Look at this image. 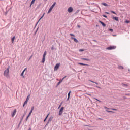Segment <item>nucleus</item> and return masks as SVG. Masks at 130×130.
Wrapping results in <instances>:
<instances>
[{"instance_id": "f257e3e1", "label": "nucleus", "mask_w": 130, "mask_h": 130, "mask_svg": "<svg viewBox=\"0 0 130 130\" xmlns=\"http://www.w3.org/2000/svg\"><path fill=\"white\" fill-rule=\"evenodd\" d=\"M4 76L7 79H10V66H8L7 69L4 71Z\"/></svg>"}, {"instance_id": "f03ea898", "label": "nucleus", "mask_w": 130, "mask_h": 130, "mask_svg": "<svg viewBox=\"0 0 130 130\" xmlns=\"http://www.w3.org/2000/svg\"><path fill=\"white\" fill-rule=\"evenodd\" d=\"M63 110H64V107H62L61 108V109H60L59 111V115H62V113L63 112Z\"/></svg>"}, {"instance_id": "7ed1b4c3", "label": "nucleus", "mask_w": 130, "mask_h": 130, "mask_svg": "<svg viewBox=\"0 0 130 130\" xmlns=\"http://www.w3.org/2000/svg\"><path fill=\"white\" fill-rule=\"evenodd\" d=\"M47 52L46 51H45L43 54V59L42 60V62L44 63V62L45 61V56H46Z\"/></svg>"}, {"instance_id": "20e7f679", "label": "nucleus", "mask_w": 130, "mask_h": 130, "mask_svg": "<svg viewBox=\"0 0 130 130\" xmlns=\"http://www.w3.org/2000/svg\"><path fill=\"white\" fill-rule=\"evenodd\" d=\"M59 66H60V63L56 64L54 68V71H57L59 68Z\"/></svg>"}, {"instance_id": "39448f33", "label": "nucleus", "mask_w": 130, "mask_h": 130, "mask_svg": "<svg viewBox=\"0 0 130 130\" xmlns=\"http://www.w3.org/2000/svg\"><path fill=\"white\" fill-rule=\"evenodd\" d=\"M115 48H116V46H112L106 48V49H115Z\"/></svg>"}, {"instance_id": "423d86ee", "label": "nucleus", "mask_w": 130, "mask_h": 130, "mask_svg": "<svg viewBox=\"0 0 130 130\" xmlns=\"http://www.w3.org/2000/svg\"><path fill=\"white\" fill-rule=\"evenodd\" d=\"M73 11H74V9H73L72 7H69L68 9V13H72Z\"/></svg>"}, {"instance_id": "0eeeda50", "label": "nucleus", "mask_w": 130, "mask_h": 130, "mask_svg": "<svg viewBox=\"0 0 130 130\" xmlns=\"http://www.w3.org/2000/svg\"><path fill=\"white\" fill-rule=\"evenodd\" d=\"M25 71H27V68H25L22 73L21 74V77H23V78H25V76H24V73H25Z\"/></svg>"}, {"instance_id": "6e6552de", "label": "nucleus", "mask_w": 130, "mask_h": 130, "mask_svg": "<svg viewBox=\"0 0 130 130\" xmlns=\"http://www.w3.org/2000/svg\"><path fill=\"white\" fill-rule=\"evenodd\" d=\"M16 112H17V110L15 109L12 114V117H14V116H15V115H16Z\"/></svg>"}, {"instance_id": "1a4fd4ad", "label": "nucleus", "mask_w": 130, "mask_h": 130, "mask_svg": "<svg viewBox=\"0 0 130 130\" xmlns=\"http://www.w3.org/2000/svg\"><path fill=\"white\" fill-rule=\"evenodd\" d=\"M71 39H73V40H74L75 42H79V41H78V40L76 38H74V37H71Z\"/></svg>"}, {"instance_id": "9d476101", "label": "nucleus", "mask_w": 130, "mask_h": 130, "mask_svg": "<svg viewBox=\"0 0 130 130\" xmlns=\"http://www.w3.org/2000/svg\"><path fill=\"white\" fill-rule=\"evenodd\" d=\"M100 23H101V24L102 25V26H103V27H105L106 26V24L105 23H104L103 22L101 21H99Z\"/></svg>"}, {"instance_id": "9b49d317", "label": "nucleus", "mask_w": 130, "mask_h": 130, "mask_svg": "<svg viewBox=\"0 0 130 130\" xmlns=\"http://www.w3.org/2000/svg\"><path fill=\"white\" fill-rule=\"evenodd\" d=\"M44 15H45V13H44V14H43V15L41 16V17L39 19V21H38V22L37 23V24H38V23L39 22V21H40V20L41 19H42V18H43V17H44Z\"/></svg>"}, {"instance_id": "f8f14e48", "label": "nucleus", "mask_w": 130, "mask_h": 130, "mask_svg": "<svg viewBox=\"0 0 130 130\" xmlns=\"http://www.w3.org/2000/svg\"><path fill=\"white\" fill-rule=\"evenodd\" d=\"M55 5H56V2H55L51 6V7H52L53 9V8H54V7H55Z\"/></svg>"}, {"instance_id": "ddd939ff", "label": "nucleus", "mask_w": 130, "mask_h": 130, "mask_svg": "<svg viewBox=\"0 0 130 130\" xmlns=\"http://www.w3.org/2000/svg\"><path fill=\"white\" fill-rule=\"evenodd\" d=\"M52 9H53V8H52V7H50V8L48 11V14H49V13H50V12H51V11H52Z\"/></svg>"}, {"instance_id": "4468645a", "label": "nucleus", "mask_w": 130, "mask_h": 130, "mask_svg": "<svg viewBox=\"0 0 130 130\" xmlns=\"http://www.w3.org/2000/svg\"><path fill=\"white\" fill-rule=\"evenodd\" d=\"M82 60H86L87 61H90V59L82 58Z\"/></svg>"}, {"instance_id": "2eb2a0df", "label": "nucleus", "mask_w": 130, "mask_h": 130, "mask_svg": "<svg viewBox=\"0 0 130 130\" xmlns=\"http://www.w3.org/2000/svg\"><path fill=\"white\" fill-rule=\"evenodd\" d=\"M102 5H103V6H105V7H108V5H107V4L105 3H102Z\"/></svg>"}, {"instance_id": "dca6fc26", "label": "nucleus", "mask_w": 130, "mask_h": 130, "mask_svg": "<svg viewBox=\"0 0 130 130\" xmlns=\"http://www.w3.org/2000/svg\"><path fill=\"white\" fill-rule=\"evenodd\" d=\"M70 95H71V91H69V92L68 93V96L67 100H69L70 99Z\"/></svg>"}, {"instance_id": "f3484780", "label": "nucleus", "mask_w": 130, "mask_h": 130, "mask_svg": "<svg viewBox=\"0 0 130 130\" xmlns=\"http://www.w3.org/2000/svg\"><path fill=\"white\" fill-rule=\"evenodd\" d=\"M113 19H114V20H115V21H118V17H114Z\"/></svg>"}, {"instance_id": "a211bd4d", "label": "nucleus", "mask_w": 130, "mask_h": 130, "mask_svg": "<svg viewBox=\"0 0 130 130\" xmlns=\"http://www.w3.org/2000/svg\"><path fill=\"white\" fill-rule=\"evenodd\" d=\"M31 116V115H30V114H29L28 115V116H27V117L26 118V121H27V120H28V119H29V117H30V116Z\"/></svg>"}, {"instance_id": "6ab92c4d", "label": "nucleus", "mask_w": 130, "mask_h": 130, "mask_svg": "<svg viewBox=\"0 0 130 130\" xmlns=\"http://www.w3.org/2000/svg\"><path fill=\"white\" fill-rule=\"evenodd\" d=\"M31 116V115H30V114H29L28 115V116H27V117L26 118V121H27V120H28V119H29V117H30V116Z\"/></svg>"}, {"instance_id": "aec40b11", "label": "nucleus", "mask_w": 130, "mask_h": 130, "mask_svg": "<svg viewBox=\"0 0 130 130\" xmlns=\"http://www.w3.org/2000/svg\"><path fill=\"white\" fill-rule=\"evenodd\" d=\"M79 64H80V66H88L87 64H84L83 63H78Z\"/></svg>"}, {"instance_id": "412c9836", "label": "nucleus", "mask_w": 130, "mask_h": 130, "mask_svg": "<svg viewBox=\"0 0 130 130\" xmlns=\"http://www.w3.org/2000/svg\"><path fill=\"white\" fill-rule=\"evenodd\" d=\"M118 69H120V70H123V67H122L121 66H119Z\"/></svg>"}, {"instance_id": "4be33fe9", "label": "nucleus", "mask_w": 130, "mask_h": 130, "mask_svg": "<svg viewBox=\"0 0 130 130\" xmlns=\"http://www.w3.org/2000/svg\"><path fill=\"white\" fill-rule=\"evenodd\" d=\"M27 103H28V101H26H26L24 102V104H23V107H24V106H25V104H27Z\"/></svg>"}, {"instance_id": "5701e85b", "label": "nucleus", "mask_w": 130, "mask_h": 130, "mask_svg": "<svg viewBox=\"0 0 130 130\" xmlns=\"http://www.w3.org/2000/svg\"><path fill=\"white\" fill-rule=\"evenodd\" d=\"M63 81V80L62 79V80H60V82L57 83V86H58V85H59L60 84H61V82H62Z\"/></svg>"}, {"instance_id": "b1692460", "label": "nucleus", "mask_w": 130, "mask_h": 130, "mask_svg": "<svg viewBox=\"0 0 130 130\" xmlns=\"http://www.w3.org/2000/svg\"><path fill=\"white\" fill-rule=\"evenodd\" d=\"M89 82H91V83H94V84H96V85H98V83H97V82H94L92 80H89Z\"/></svg>"}, {"instance_id": "393cba45", "label": "nucleus", "mask_w": 130, "mask_h": 130, "mask_svg": "<svg viewBox=\"0 0 130 130\" xmlns=\"http://www.w3.org/2000/svg\"><path fill=\"white\" fill-rule=\"evenodd\" d=\"M48 115H49V114H48L47 115V116L46 117V118H45V119L44 120V122H45V121H46V119H47V117H48Z\"/></svg>"}, {"instance_id": "a878e982", "label": "nucleus", "mask_w": 130, "mask_h": 130, "mask_svg": "<svg viewBox=\"0 0 130 130\" xmlns=\"http://www.w3.org/2000/svg\"><path fill=\"white\" fill-rule=\"evenodd\" d=\"M29 99H30V95H28L26 98V101H29Z\"/></svg>"}, {"instance_id": "bb28decb", "label": "nucleus", "mask_w": 130, "mask_h": 130, "mask_svg": "<svg viewBox=\"0 0 130 130\" xmlns=\"http://www.w3.org/2000/svg\"><path fill=\"white\" fill-rule=\"evenodd\" d=\"M107 112H111V113H114V112L112 111H108V110H106Z\"/></svg>"}, {"instance_id": "cd10ccee", "label": "nucleus", "mask_w": 130, "mask_h": 130, "mask_svg": "<svg viewBox=\"0 0 130 130\" xmlns=\"http://www.w3.org/2000/svg\"><path fill=\"white\" fill-rule=\"evenodd\" d=\"M34 3H35V1H34V0H32V1L31 2L30 4L33 5V4H34Z\"/></svg>"}, {"instance_id": "c85d7f7f", "label": "nucleus", "mask_w": 130, "mask_h": 130, "mask_svg": "<svg viewBox=\"0 0 130 130\" xmlns=\"http://www.w3.org/2000/svg\"><path fill=\"white\" fill-rule=\"evenodd\" d=\"M62 105V102H61L60 105L58 107V108H60V107H61V106Z\"/></svg>"}, {"instance_id": "c756f323", "label": "nucleus", "mask_w": 130, "mask_h": 130, "mask_svg": "<svg viewBox=\"0 0 130 130\" xmlns=\"http://www.w3.org/2000/svg\"><path fill=\"white\" fill-rule=\"evenodd\" d=\"M14 40H15V36H14V37L12 38V42H14Z\"/></svg>"}, {"instance_id": "7c9ffc66", "label": "nucleus", "mask_w": 130, "mask_h": 130, "mask_svg": "<svg viewBox=\"0 0 130 130\" xmlns=\"http://www.w3.org/2000/svg\"><path fill=\"white\" fill-rule=\"evenodd\" d=\"M111 110H115V111H117V109H113V108H112L111 109Z\"/></svg>"}, {"instance_id": "2f4dec72", "label": "nucleus", "mask_w": 130, "mask_h": 130, "mask_svg": "<svg viewBox=\"0 0 130 130\" xmlns=\"http://www.w3.org/2000/svg\"><path fill=\"white\" fill-rule=\"evenodd\" d=\"M129 22H130L129 20H126L125 21V23H127V24H128V23Z\"/></svg>"}, {"instance_id": "473e14b6", "label": "nucleus", "mask_w": 130, "mask_h": 130, "mask_svg": "<svg viewBox=\"0 0 130 130\" xmlns=\"http://www.w3.org/2000/svg\"><path fill=\"white\" fill-rule=\"evenodd\" d=\"M94 99H95V100H97V101H99V102H101V101L100 100L97 99L96 98H94Z\"/></svg>"}, {"instance_id": "72a5a7b5", "label": "nucleus", "mask_w": 130, "mask_h": 130, "mask_svg": "<svg viewBox=\"0 0 130 130\" xmlns=\"http://www.w3.org/2000/svg\"><path fill=\"white\" fill-rule=\"evenodd\" d=\"M111 13H112V14H114L115 15H116V13L114 11H111Z\"/></svg>"}, {"instance_id": "f704fd0d", "label": "nucleus", "mask_w": 130, "mask_h": 130, "mask_svg": "<svg viewBox=\"0 0 130 130\" xmlns=\"http://www.w3.org/2000/svg\"><path fill=\"white\" fill-rule=\"evenodd\" d=\"M109 31H110L111 32H113V29H109Z\"/></svg>"}, {"instance_id": "c9c22d12", "label": "nucleus", "mask_w": 130, "mask_h": 130, "mask_svg": "<svg viewBox=\"0 0 130 130\" xmlns=\"http://www.w3.org/2000/svg\"><path fill=\"white\" fill-rule=\"evenodd\" d=\"M103 17H104V18H107V16L105 15H103Z\"/></svg>"}, {"instance_id": "e433bc0d", "label": "nucleus", "mask_w": 130, "mask_h": 130, "mask_svg": "<svg viewBox=\"0 0 130 130\" xmlns=\"http://www.w3.org/2000/svg\"><path fill=\"white\" fill-rule=\"evenodd\" d=\"M122 85L123 86H126V87H127V84H124L122 83Z\"/></svg>"}, {"instance_id": "4c0bfd02", "label": "nucleus", "mask_w": 130, "mask_h": 130, "mask_svg": "<svg viewBox=\"0 0 130 130\" xmlns=\"http://www.w3.org/2000/svg\"><path fill=\"white\" fill-rule=\"evenodd\" d=\"M34 110V107H32L31 109V111H33Z\"/></svg>"}, {"instance_id": "58836bf2", "label": "nucleus", "mask_w": 130, "mask_h": 130, "mask_svg": "<svg viewBox=\"0 0 130 130\" xmlns=\"http://www.w3.org/2000/svg\"><path fill=\"white\" fill-rule=\"evenodd\" d=\"M32 112H33V111H30V112H29V114H30V115H31V114H32Z\"/></svg>"}, {"instance_id": "ea45409f", "label": "nucleus", "mask_w": 130, "mask_h": 130, "mask_svg": "<svg viewBox=\"0 0 130 130\" xmlns=\"http://www.w3.org/2000/svg\"><path fill=\"white\" fill-rule=\"evenodd\" d=\"M70 36H75V35L73 34H70Z\"/></svg>"}, {"instance_id": "a19ab883", "label": "nucleus", "mask_w": 130, "mask_h": 130, "mask_svg": "<svg viewBox=\"0 0 130 130\" xmlns=\"http://www.w3.org/2000/svg\"><path fill=\"white\" fill-rule=\"evenodd\" d=\"M66 78H67V76H66L65 77H64L62 79V80H64V79H66Z\"/></svg>"}, {"instance_id": "79ce46f5", "label": "nucleus", "mask_w": 130, "mask_h": 130, "mask_svg": "<svg viewBox=\"0 0 130 130\" xmlns=\"http://www.w3.org/2000/svg\"><path fill=\"white\" fill-rule=\"evenodd\" d=\"M79 51L80 52L84 51V50L83 49H80V50H79Z\"/></svg>"}, {"instance_id": "37998d69", "label": "nucleus", "mask_w": 130, "mask_h": 130, "mask_svg": "<svg viewBox=\"0 0 130 130\" xmlns=\"http://www.w3.org/2000/svg\"><path fill=\"white\" fill-rule=\"evenodd\" d=\"M51 119H52V117L49 119V121H51Z\"/></svg>"}, {"instance_id": "c03bdc74", "label": "nucleus", "mask_w": 130, "mask_h": 130, "mask_svg": "<svg viewBox=\"0 0 130 130\" xmlns=\"http://www.w3.org/2000/svg\"><path fill=\"white\" fill-rule=\"evenodd\" d=\"M104 108H105V109H109L108 108L105 107Z\"/></svg>"}, {"instance_id": "a18cd8bd", "label": "nucleus", "mask_w": 130, "mask_h": 130, "mask_svg": "<svg viewBox=\"0 0 130 130\" xmlns=\"http://www.w3.org/2000/svg\"><path fill=\"white\" fill-rule=\"evenodd\" d=\"M96 88H99V89H101V88L99 86H96Z\"/></svg>"}, {"instance_id": "49530a36", "label": "nucleus", "mask_w": 130, "mask_h": 130, "mask_svg": "<svg viewBox=\"0 0 130 130\" xmlns=\"http://www.w3.org/2000/svg\"><path fill=\"white\" fill-rule=\"evenodd\" d=\"M77 26L78 28H81V26H80V25H78Z\"/></svg>"}, {"instance_id": "de8ad7c7", "label": "nucleus", "mask_w": 130, "mask_h": 130, "mask_svg": "<svg viewBox=\"0 0 130 130\" xmlns=\"http://www.w3.org/2000/svg\"><path fill=\"white\" fill-rule=\"evenodd\" d=\"M31 6H32V5H31V4H30V5L29 6L30 8H31Z\"/></svg>"}, {"instance_id": "09e8293b", "label": "nucleus", "mask_w": 130, "mask_h": 130, "mask_svg": "<svg viewBox=\"0 0 130 130\" xmlns=\"http://www.w3.org/2000/svg\"><path fill=\"white\" fill-rule=\"evenodd\" d=\"M38 30V28H37L36 31V33L37 32V31Z\"/></svg>"}, {"instance_id": "8fccbe9b", "label": "nucleus", "mask_w": 130, "mask_h": 130, "mask_svg": "<svg viewBox=\"0 0 130 130\" xmlns=\"http://www.w3.org/2000/svg\"><path fill=\"white\" fill-rule=\"evenodd\" d=\"M80 11V10H77V13H78V12H79Z\"/></svg>"}, {"instance_id": "3c124183", "label": "nucleus", "mask_w": 130, "mask_h": 130, "mask_svg": "<svg viewBox=\"0 0 130 130\" xmlns=\"http://www.w3.org/2000/svg\"><path fill=\"white\" fill-rule=\"evenodd\" d=\"M28 130H31V128H29V129Z\"/></svg>"}, {"instance_id": "603ef678", "label": "nucleus", "mask_w": 130, "mask_h": 130, "mask_svg": "<svg viewBox=\"0 0 130 130\" xmlns=\"http://www.w3.org/2000/svg\"><path fill=\"white\" fill-rule=\"evenodd\" d=\"M106 14H108V12H106Z\"/></svg>"}]
</instances>
